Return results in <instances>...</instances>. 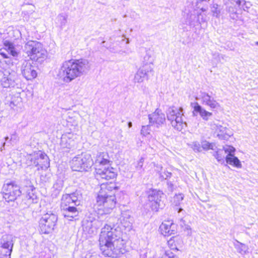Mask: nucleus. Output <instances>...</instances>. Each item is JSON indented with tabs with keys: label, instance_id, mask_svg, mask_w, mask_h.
I'll list each match as a JSON object with an SVG mask.
<instances>
[{
	"label": "nucleus",
	"instance_id": "26",
	"mask_svg": "<svg viewBox=\"0 0 258 258\" xmlns=\"http://www.w3.org/2000/svg\"><path fill=\"white\" fill-rule=\"evenodd\" d=\"M4 49H6L9 54L14 57L18 56L19 52L15 48L14 44L9 40L4 41Z\"/></svg>",
	"mask_w": 258,
	"mask_h": 258
},
{
	"label": "nucleus",
	"instance_id": "47",
	"mask_svg": "<svg viewBox=\"0 0 258 258\" xmlns=\"http://www.w3.org/2000/svg\"><path fill=\"white\" fill-rule=\"evenodd\" d=\"M196 16L195 15H190V20L186 21V24L189 25H195V22L192 19L194 18H196Z\"/></svg>",
	"mask_w": 258,
	"mask_h": 258
},
{
	"label": "nucleus",
	"instance_id": "38",
	"mask_svg": "<svg viewBox=\"0 0 258 258\" xmlns=\"http://www.w3.org/2000/svg\"><path fill=\"white\" fill-rule=\"evenodd\" d=\"M213 16L219 18L220 14V10L219 9V6L217 4H213L210 6Z\"/></svg>",
	"mask_w": 258,
	"mask_h": 258
},
{
	"label": "nucleus",
	"instance_id": "2",
	"mask_svg": "<svg viewBox=\"0 0 258 258\" xmlns=\"http://www.w3.org/2000/svg\"><path fill=\"white\" fill-rule=\"evenodd\" d=\"M121 231L105 224L101 229L99 237L100 249L105 256L115 258L123 254L125 250Z\"/></svg>",
	"mask_w": 258,
	"mask_h": 258
},
{
	"label": "nucleus",
	"instance_id": "25",
	"mask_svg": "<svg viewBox=\"0 0 258 258\" xmlns=\"http://www.w3.org/2000/svg\"><path fill=\"white\" fill-rule=\"evenodd\" d=\"M60 145L63 149H71L74 146L75 142L71 137L67 135H64L61 138Z\"/></svg>",
	"mask_w": 258,
	"mask_h": 258
},
{
	"label": "nucleus",
	"instance_id": "42",
	"mask_svg": "<svg viewBox=\"0 0 258 258\" xmlns=\"http://www.w3.org/2000/svg\"><path fill=\"white\" fill-rule=\"evenodd\" d=\"M144 162V158L141 157L140 160L138 161L137 165H136V170L138 171L144 170L143 169V166Z\"/></svg>",
	"mask_w": 258,
	"mask_h": 258
},
{
	"label": "nucleus",
	"instance_id": "28",
	"mask_svg": "<svg viewBox=\"0 0 258 258\" xmlns=\"http://www.w3.org/2000/svg\"><path fill=\"white\" fill-rule=\"evenodd\" d=\"M232 153H230V154H228L226 155V163L237 168H241L242 165L240 160L238 159L237 157L234 156Z\"/></svg>",
	"mask_w": 258,
	"mask_h": 258
},
{
	"label": "nucleus",
	"instance_id": "51",
	"mask_svg": "<svg viewBox=\"0 0 258 258\" xmlns=\"http://www.w3.org/2000/svg\"><path fill=\"white\" fill-rule=\"evenodd\" d=\"M184 230L186 231V234L187 235H191V228L188 225H186L185 226Z\"/></svg>",
	"mask_w": 258,
	"mask_h": 258
},
{
	"label": "nucleus",
	"instance_id": "36",
	"mask_svg": "<svg viewBox=\"0 0 258 258\" xmlns=\"http://www.w3.org/2000/svg\"><path fill=\"white\" fill-rule=\"evenodd\" d=\"M235 4L240 9H242L245 11H247L251 6L250 2H246L244 0H236Z\"/></svg>",
	"mask_w": 258,
	"mask_h": 258
},
{
	"label": "nucleus",
	"instance_id": "43",
	"mask_svg": "<svg viewBox=\"0 0 258 258\" xmlns=\"http://www.w3.org/2000/svg\"><path fill=\"white\" fill-rule=\"evenodd\" d=\"M19 140V138L16 132H14L11 135V138L10 139V142L11 144H16Z\"/></svg>",
	"mask_w": 258,
	"mask_h": 258
},
{
	"label": "nucleus",
	"instance_id": "57",
	"mask_svg": "<svg viewBox=\"0 0 258 258\" xmlns=\"http://www.w3.org/2000/svg\"><path fill=\"white\" fill-rule=\"evenodd\" d=\"M5 145H6V143H4L3 144L2 147L0 149L1 151H3V150L4 149Z\"/></svg>",
	"mask_w": 258,
	"mask_h": 258
},
{
	"label": "nucleus",
	"instance_id": "18",
	"mask_svg": "<svg viewBox=\"0 0 258 258\" xmlns=\"http://www.w3.org/2000/svg\"><path fill=\"white\" fill-rule=\"evenodd\" d=\"M108 154L106 152L99 153L95 161V171L107 166H110Z\"/></svg>",
	"mask_w": 258,
	"mask_h": 258
},
{
	"label": "nucleus",
	"instance_id": "3",
	"mask_svg": "<svg viewBox=\"0 0 258 258\" xmlns=\"http://www.w3.org/2000/svg\"><path fill=\"white\" fill-rule=\"evenodd\" d=\"M90 69L89 61L85 59H70L63 61L56 71L57 78L69 83L86 75Z\"/></svg>",
	"mask_w": 258,
	"mask_h": 258
},
{
	"label": "nucleus",
	"instance_id": "4",
	"mask_svg": "<svg viewBox=\"0 0 258 258\" xmlns=\"http://www.w3.org/2000/svg\"><path fill=\"white\" fill-rule=\"evenodd\" d=\"M24 51L29 57L30 60L41 63L47 57V51L42 44L37 41L29 40L25 43Z\"/></svg>",
	"mask_w": 258,
	"mask_h": 258
},
{
	"label": "nucleus",
	"instance_id": "16",
	"mask_svg": "<svg viewBox=\"0 0 258 258\" xmlns=\"http://www.w3.org/2000/svg\"><path fill=\"white\" fill-rule=\"evenodd\" d=\"M148 117L150 123L156 124L158 127L165 121V114L158 109H157L153 113L149 114Z\"/></svg>",
	"mask_w": 258,
	"mask_h": 258
},
{
	"label": "nucleus",
	"instance_id": "6",
	"mask_svg": "<svg viewBox=\"0 0 258 258\" xmlns=\"http://www.w3.org/2000/svg\"><path fill=\"white\" fill-rule=\"evenodd\" d=\"M183 109L182 107H170L167 111V117L170 121L174 129L181 131L186 126V123L183 119Z\"/></svg>",
	"mask_w": 258,
	"mask_h": 258
},
{
	"label": "nucleus",
	"instance_id": "19",
	"mask_svg": "<svg viewBox=\"0 0 258 258\" xmlns=\"http://www.w3.org/2000/svg\"><path fill=\"white\" fill-rule=\"evenodd\" d=\"M38 156L35 161V167L37 170H45L49 167V158L46 154L41 152H38Z\"/></svg>",
	"mask_w": 258,
	"mask_h": 258
},
{
	"label": "nucleus",
	"instance_id": "39",
	"mask_svg": "<svg viewBox=\"0 0 258 258\" xmlns=\"http://www.w3.org/2000/svg\"><path fill=\"white\" fill-rule=\"evenodd\" d=\"M171 175L172 173L170 172L164 170V172H162L160 173L159 177L161 180H164L167 179L171 177Z\"/></svg>",
	"mask_w": 258,
	"mask_h": 258
},
{
	"label": "nucleus",
	"instance_id": "22",
	"mask_svg": "<svg viewBox=\"0 0 258 258\" xmlns=\"http://www.w3.org/2000/svg\"><path fill=\"white\" fill-rule=\"evenodd\" d=\"M191 105L194 108V114L195 115V112L199 113L201 117L205 120H208L213 114L212 112L203 108L198 102L191 103Z\"/></svg>",
	"mask_w": 258,
	"mask_h": 258
},
{
	"label": "nucleus",
	"instance_id": "60",
	"mask_svg": "<svg viewBox=\"0 0 258 258\" xmlns=\"http://www.w3.org/2000/svg\"><path fill=\"white\" fill-rule=\"evenodd\" d=\"M5 141H7L9 140V138L8 137H5Z\"/></svg>",
	"mask_w": 258,
	"mask_h": 258
},
{
	"label": "nucleus",
	"instance_id": "15",
	"mask_svg": "<svg viewBox=\"0 0 258 258\" xmlns=\"http://www.w3.org/2000/svg\"><path fill=\"white\" fill-rule=\"evenodd\" d=\"M199 99L203 105L209 107L211 109H214L220 107L219 103L211 96L206 92H201L199 95Z\"/></svg>",
	"mask_w": 258,
	"mask_h": 258
},
{
	"label": "nucleus",
	"instance_id": "12",
	"mask_svg": "<svg viewBox=\"0 0 258 258\" xmlns=\"http://www.w3.org/2000/svg\"><path fill=\"white\" fill-rule=\"evenodd\" d=\"M154 75L153 69L150 66H141L134 75L133 81L135 83H141L148 80Z\"/></svg>",
	"mask_w": 258,
	"mask_h": 258
},
{
	"label": "nucleus",
	"instance_id": "54",
	"mask_svg": "<svg viewBox=\"0 0 258 258\" xmlns=\"http://www.w3.org/2000/svg\"><path fill=\"white\" fill-rule=\"evenodd\" d=\"M0 55L2 56L4 58H9L8 55L4 52H1Z\"/></svg>",
	"mask_w": 258,
	"mask_h": 258
},
{
	"label": "nucleus",
	"instance_id": "31",
	"mask_svg": "<svg viewBox=\"0 0 258 258\" xmlns=\"http://www.w3.org/2000/svg\"><path fill=\"white\" fill-rule=\"evenodd\" d=\"M63 185V180L61 179H57L53 185L52 195L54 197H56L62 190Z\"/></svg>",
	"mask_w": 258,
	"mask_h": 258
},
{
	"label": "nucleus",
	"instance_id": "29",
	"mask_svg": "<svg viewBox=\"0 0 258 258\" xmlns=\"http://www.w3.org/2000/svg\"><path fill=\"white\" fill-rule=\"evenodd\" d=\"M35 188L32 185L27 187L26 198L32 203H37V196L35 193Z\"/></svg>",
	"mask_w": 258,
	"mask_h": 258
},
{
	"label": "nucleus",
	"instance_id": "50",
	"mask_svg": "<svg viewBox=\"0 0 258 258\" xmlns=\"http://www.w3.org/2000/svg\"><path fill=\"white\" fill-rule=\"evenodd\" d=\"M173 242H174V240L171 238L168 241V244L170 246V247L171 249L177 250L178 249L176 247L173 246Z\"/></svg>",
	"mask_w": 258,
	"mask_h": 258
},
{
	"label": "nucleus",
	"instance_id": "62",
	"mask_svg": "<svg viewBox=\"0 0 258 258\" xmlns=\"http://www.w3.org/2000/svg\"><path fill=\"white\" fill-rule=\"evenodd\" d=\"M255 44L258 46V41L255 42Z\"/></svg>",
	"mask_w": 258,
	"mask_h": 258
},
{
	"label": "nucleus",
	"instance_id": "11",
	"mask_svg": "<svg viewBox=\"0 0 258 258\" xmlns=\"http://www.w3.org/2000/svg\"><path fill=\"white\" fill-rule=\"evenodd\" d=\"M32 60H25L21 66L22 76L27 80H32L37 76V67L33 65Z\"/></svg>",
	"mask_w": 258,
	"mask_h": 258
},
{
	"label": "nucleus",
	"instance_id": "9",
	"mask_svg": "<svg viewBox=\"0 0 258 258\" xmlns=\"http://www.w3.org/2000/svg\"><path fill=\"white\" fill-rule=\"evenodd\" d=\"M150 206L152 211L157 212L163 208V202L162 201L164 197L163 193L159 190L150 189L147 192Z\"/></svg>",
	"mask_w": 258,
	"mask_h": 258
},
{
	"label": "nucleus",
	"instance_id": "24",
	"mask_svg": "<svg viewBox=\"0 0 258 258\" xmlns=\"http://www.w3.org/2000/svg\"><path fill=\"white\" fill-rule=\"evenodd\" d=\"M224 4L226 6V10L229 14L230 18L233 20H237L238 16L234 3L227 1L224 3Z\"/></svg>",
	"mask_w": 258,
	"mask_h": 258
},
{
	"label": "nucleus",
	"instance_id": "27",
	"mask_svg": "<svg viewBox=\"0 0 258 258\" xmlns=\"http://www.w3.org/2000/svg\"><path fill=\"white\" fill-rule=\"evenodd\" d=\"M233 245L237 252L241 255H244L248 253V247L246 244L242 243L237 240H235Z\"/></svg>",
	"mask_w": 258,
	"mask_h": 258
},
{
	"label": "nucleus",
	"instance_id": "21",
	"mask_svg": "<svg viewBox=\"0 0 258 258\" xmlns=\"http://www.w3.org/2000/svg\"><path fill=\"white\" fill-rule=\"evenodd\" d=\"M176 226L172 221H166L162 223L160 229L162 234L164 236H168L175 233Z\"/></svg>",
	"mask_w": 258,
	"mask_h": 258
},
{
	"label": "nucleus",
	"instance_id": "37",
	"mask_svg": "<svg viewBox=\"0 0 258 258\" xmlns=\"http://www.w3.org/2000/svg\"><path fill=\"white\" fill-rule=\"evenodd\" d=\"M68 15L64 13L59 14L56 19L61 27L64 26L67 22Z\"/></svg>",
	"mask_w": 258,
	"mask_h": 258
},
{
	"label": "nucleus",
	"instance_id": "45",
	"mask_svg": "<svg viewBox=\"0 0 258 258\" xmlns=\"http://www.w3.org/2000/svg\"><path fill=\"white\" fill-rule=\"evenodd\" d=\"M211 128L213 130H215L216 132L218 131V127L220 125L218 123L216 122L215 121H211L209 123Z\"/></svg>",
	"mask_w": 258,
	"mask_h": 258
},
{
	"label": "nucleus",
	"instance_id": "34",
	"mask_svg": "<svg viewBox=\"0 0 258 258\" xmlns=\"http://www.w3.org/2000/svg\"><path fill=\"white\" fill-rule=\"evenodd\" d=\"M218 126V131L216 132L217 133V137L221 140H227L229 138V135L226 133V127H224L220 124Z\"/></svg>",
	"mask_w": 258,
	"mask_h": 258
},
{
	"label": "nucleus",
	"instance_id": "56",
	"mask_svg": "<svg viewBox=\"0 0 258 258\" xmlns=\"http://www.w3.org/2000/svg\"><path fill=\"white\" fill-rule=\"evenodd\" d=\"M127 125H128V127H131L133 125L132 122L131 121H129L127 123Z\"/></svg>",
	"mask_w": 258,
	"mask_h": 258
},
{
	"label": "nucleus",
	"instance_id": "7",
	"mask_svg": "<svg viewBox=\"0 0 258 258\" xmlns=\"http://www.w3.org/2000/svg\"><path fill=\"white\" fill-rule=\"evenodd\" d=\"M57 221V216L51 213L43 215L39 221L40 232L42 234H49L54 229Z\"/></svg>",
	"mask_w": 258,
	"mask_h": 258
},
{
	"label": "nucleus",
	"instance_id": "46",
	"mask_svg": "<svg viewBox=\"0 0 258 258\" xmlns=\"http://www.w3.org/2000/svg\"><path fill=\"white\" fill-rule=\"evenodd\" d=\"M213 145L206 141L202 143V147L204 149L207 150L209 149H213Z\"/></svg>",
	"mask_w": 258,
	"mask_h": 258
},
{
	"label": "nucleus",
	"instance_id": "1",
	"mask_svg": "<svg viewBox=\"0 0 258 258\" xmlns=\"http://www.w3.org/2000/svg\"><path fill=\"white\" fill-rule=\"evenodd\" d=\"M118 187L114 183H103L100 185V189L96 198V202L94 209L95 212L90 213L82 221L83 230L89 236L97 233V229L102 223L97 214L101 216L110 214L116 204L115 191Z\"/></svg>",
	"mask_w": 258,
	"mask_h": 258
},
{
	"label": "nucleus",
	"instance_id": "8",
	"mask_svg": "<svg viewBox=\"0 0 258 258\" xmlns=\"http://www.w3.org/2000/svg\"><path fill=\"white\" fill-rule=\"evenodd\" d=\"M15 237L11 234L3 235L0 239V258H11Z\"/></svg>",
	"mask_w": 258,
	"mask_h": 258
},
{
	"label": "nucleus",
	"instance_id": "35",
	"mask_svg": "<svg viewBox=\"0 0 258 258\" xmlns=\"http://www.w3.org/2000/svg\"><path fill=\"white\" fill-rule=\"evenodd\" d=\"M75 206H79L80 204V200L82 199V195L79 191H76L70 194Z\"/></svg>",
	"mask_w": 258,
	"mask_h": 258
},
{
	"label": "nucleus",
	"instance_id": "10",
	"mask_svg": "<svg viewBox=\"0 0 258 258\" xmlns=\"http://www.w3.org/2000/svg\"><path fill=\"white\" fill-rule=\"evenodd\" d=\"M3 197L8 202L14 201L21 194L19 185L15 182H11L4 184L2 188Z\"/></svg>",
	"mask_w": 258,
	"mask_h": 258
},
{
	"label": "nucleus",
	"instance_id": "61",
	"mask_svg": "<svg viewBox=\"0 0 258 258\" xmlns=\"http://www.w3.org/2000/svg\"><path fill=\"white\" fill-rule=\"evenodd\" d=\"M121 41H125V39H124V38H122V39H121Z\"/></svg>",
	"mask_w": 258,
	"mask_h": 258
},
{
	"label": "nucleus",
	"instance_id": "41",
	"mask_svg": "<svg viewBox=\"0 0 258 258\" xmlns=\"http://www.w3.org/2000/svg\"><path fill=\"white\" fill-rule=\"evenodd\" d=\"M162 258H178L177 256L171 250L165 251L162 256Z\"/></svg>",
	"mask_w": 258,
	"mask_h": 258
},
{
	"label": "nucleus",
	"instance_id": "44",
	"mask_svg": "<svg viewBox=\"0 0 258 258\" xmlns=\"http://www.w3.org/2000/svg\"><path fill=\"white\" fill-rule=\"evenodd\" d=\"M153 164H154V171H156L158 173V175L159 176L160 173L162 172L163 167L161 166V165H160V164H156L155 163H154Z\"/></svg>",
	"mask_w": 258,
	"mask_h": 258
},
{
	"label": "nucleus",
	"instance_id": "20",
	"mask_svg": "<svg viewBox=\"0 0 258 258\" xmlns=\"http://www.w3.org/2000/svg\"><path fill=\"white\" fill-rule=\"evenodd\" d=\"M131 212L130 210L122 211L119 218L120 223L125 228L130 230L132 227L133 219L131 216Z\"/></svg>",
	"mask_w": 258,
	"mask_h": 258
},
{
	"label": "nucleus",
	"instance_id": "49",
	"mask_svg": "<svg viewBox=\"0 0 258 258\" xmlns=\"http://www.w3.org/2000/svg\"><path fill=\"white\" fill-rule=\"evenodd\" d=\"M21 101V98L18 96L16 97V100H12L10 102V105L12 106V105H13L14 106H17L18 103Z\"/></svg>",
	"mask_w": 258,
	"mask_h": 258
},
{
	"label": "nucleus",
	"instance_id": "59",
	"mask_svg": "<svg viewBox=\"0 0 258 258\" xmlns=\"http://www.w3.org/2000/svg\"><path fill=\"white\" fill-rule=\"evenodd\" d=\"M125 43H126V44H128V43H129V40H128V39H126V41H125Z\"/></svg>",
	"mask_w": 258,
	"mask_h": 258
},
{
	"label": "nucleus",
	"instance_id": "13",
	"mask_svg": "<svg viewBox=\"0 0 258 258\" xmlns=\"http://www.w3.org/2000/svg\"><path fill=\"white\" fill-rule=\"evenodd\" d=\"M17 74L14 71L5 70L1 79V85L4 88L13 87L16 84Z\"/></svg>",
	"mask_w": 258,
	"mask_h": 258
},
{
	"label": "nucleus",
	"instance_id": "30",
	"mask_svg": "<svg viewBox=\"0 0 258 258\" xmlns=\"http://www.w3.org/2000/svg\"><path fill=\"white\" fill-rule=\"evenodd\" d=\"M38 156V152H34L32 154H27L24 156L23 160L27 166L35 165V161Z\"/></svg>",
	"mask_w": 258,
	"mask_h": 258
},
{
	"label": "nucleus",
	"instance_id": "14",
	"mask_svg": "<svg viewBox=\"0 0 258 258\" xmlns=\"http://www.w3.org/2000/svg\"><path fill=\"white\" fill-rule=\"evenodd\" d=\"M96 171V177L97 179H102L105 180H109L114 179L116 176V173L114 168L110 167V166H107L97 169Z\"/></svg>",
	"mask_w": 258,
	"mask_h": 258
},
{
	"label": "nucleus",
	"instance_id": "5",
	"mask_svg": "<svg viewBox=\"0 0 258 258\" xmlns=\"http://www.w3.org/2000/svg\"><path fill=\"white\" fill-rule=\"evenodd\" d=\"M94 164L90 154L84 153L74 157L71 162V167L73 171L84 172L89 171Z\"/></svg>",
	"mask_w": 258,
	"mask_h": 258
},
{
	"label": "nucleus",
	"instance_id": "40",
	"mask_svg": "<svg viewBox=\"0 0 258 258\" xmlns=\"http://www.w3.org/2000/svg\"><path fill=\"white\" fill-rule=\"evenodd\" d=\"M150 127L149 125L142 126L141 134L144 136H147L150 134Z\"/></svg>",
	"mask_w": 258,
	"mask_h": 258
},
{
	"label": "nucleus",
	"instance_id": "58",
	"mask_svg": "<svg viewBox=\"0 0 258 258\" xmlns=\"http://www.w3.org/2000/svg\"><path fill=\"white\" fill-rule=\"evenodd\" d=\"M201 10L202 11V12H205L206 11V9H204L203 8H201Z\"/></svg>",
	"mask_w": 258,
	"mask_h": 258
},
{
	"label": "nucleus",
	"instance_id": "55",
	"mask_svg": "<svg viewBox=\"0 0 258 258\" xmlns=\"http://www.w3.org/2000/svg\"><path fill=\"white\" fill-rule=\"evenodd\" d=\"M167 185H168V187L170 188V190H173V183L171 182H167Z\"/></svg>",
	"mask_w": 258,
	"mask_h": 258
},
{
	"label": "nucleus",
	"instance_id": "48",
	"mask_svg": "<svg viewBox=\"0 0 258 258\" xmlns=\"http://www.w3.org/2000/svg\"><path fill=\"white\" fill-rule=\"evenodd\" d=\"M205 18L204 17V16L201 13L198 15L197 22L201 24V23L205 22Z\"/></svg>",
	"mask_w": 258,
	"mask_h": 258
},
{
	"label": "nucleus",
	"instance_id": "53",
	"mask_svg": "<svg viewBox=\"0 0 258 258\" xmlns=\"http://www.w3.org/2000/svg\"><path fill=\"white\" fill-rule=\"evenodd\" d=\"M175 199H177L179 201H182L183 199V196L182 194H179L178 195H176L175 197Z\"/></svg>",
	"mask_w": 258,
	"mask_h": 258
},
{
	"label": "nucleus",
	"instance_id": "17",
	"mask_svg": "<svg viewBox=\"0 0 258 258\" xmlns=\"http://www.w3.org/2000/svg\"><path fill=\"white\" fill-rule=\"evenodd\" d=\"M234 151L235 148L234 147L230 146H226L223 147V149H218L213 155L219 163L224 164L226 155L230 153H234Z\"/></svg>",
	"mask_w": 258,
	"mask_h": 258
},
{
	"label": "nucleus",
	"instance_id": "23",
	"mask_svg": "<svg viewBox=\"0 0 258 258\" xmlns=\"http://www.w3.org/2000/svg\"><path fill=\"white\" fill-rule=\"evenodd\" d=\"M63 211V215L70 221H72L73 219L77 217L79 214V211L77 208L74 206H68L61 208Z\"/></svg>",
	"mask_w": 258,
	"mask_h": 258
},
{
	"label": "nucleus",
	"instance_id": "32",
	"mask_svg": "<svg viewBox=\"0 0 258 258\" xmlns=\"http://www.w3.org/2000/svg\"><path fill=\"white\" fill-rule=\"evenodd\" d=\"M153 59L152 57V54L150 51H147L145 55L144 56L142 64L141 66H150L153 69Z\"/></svg>",
	"mask_w": 258,
	"mask_h": 258
},
{
	"label": "nucleus",
	"instance_id": "52",
	"mask_svg": "<svg viewBox=\"0 0 258 258\" xmlns=\"http://www.w3.org/2000/svg\"><path fill=\"white\" fill-rule=\"evenodd\" d=\"M193 149L195 151H197L198 152L200 151H201V147H200V144L198 143H195L194 144Z\"/></svg>",
	"mask_w": 258,
	"mask_h": 258
},
{
	"label": "nucleus",
	"instance_id": "33",
	"mask_svg": "<svg viewBox=\"0 0 258 258\" xmlns=\"http://www.w3.org/2000/svg\"><path fill=\"white\" fill-rule=\"evenodd\" d=\"M72 201L73 200L72 199L70 194L63 195L61 198V208L68 206H75Z\"/></svg>",
	"mask_w": 258,
	"mask_h": 258
}]
</instances>
